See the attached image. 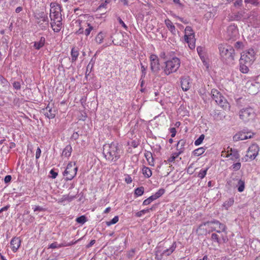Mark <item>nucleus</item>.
I'll list each match as a JSON object with an SVG mask.
<instances>
[{
	"label": "nucleus",
	"mask_w": 260,
	"mask_h": 260,
	"mask_svg": "<svg viewBox=\"0 0 260 260\" xmlns=\"http://www.w3.org/2000/svg\"><path fill=\"white\" fill-rule=\"evenodd\" d=\"M122 153L121 147L117 142L107 143L103 147V154L106 159L110 162H116Z\"/></svg>",
	"instance_id": "f257e3e1"
},
{
	"label": "nucleus",
	"mask_w": 260,
	"mask_h": 260,
	"mask_svg": "<svg viewBox=\"0 0 260 260\" xmlns=\"http://www.w3.org/2000/svg\"><path fill=\"white\" fill-rule=\"evenodd\" d=\"M181 61L179 58L174 57L165 62V66L163 67V72L166 75L177 71L180 66Z\"/></svg>",
	"instance_id": "f03ea898"
},
{
	"label": "nucleus",
	"mask_w": 260,
	"mask_h": 260,
	"mask_svg": "<svg viewBox=\"0 0 260 260\" xmlns=\"http://www.w3.org/2000/svg\"><path fill=\"white\" fill-rule=\"evenodd\" d=\"M50 17L51 21H56L57 23V28L55 29L56 31H60L62 28V18L61 15L57 9L60 10L59 5H56L55 3H51L50 4Z\"/></svg>",
	"instance_id": "7ed1b4c3"
},
{
	"label": "nucleus",
	"mask_w": 260,
	"mask_h": 260,
	"mask_svg": "<svg viewBox=\"0 0 260 260\" xmlns=\"http://www.w3.org/2000/svg\"><path fill=\"white\" fill-rule=\"evenodd\" d=\"M218 49L222 58L231 61L234 59L235 50L232 46L227 44H220Z\"/></svg>",
	"instance_id": "20e7f679"
},
{
	"label": "nucleus",
	"mask_w": 260,
	"mask_h": 260,
	"mask_svg": "<svg viewBox=\"0 0 260 260\" xmlns=\"http://www.w3.org/2000/svg\"><path fill=\"white\" fill-rule=\"evenodd\" d=\"M211 94L212 99L219 106L224 110L230 108V105L227 100L218 90L213 89L211 90Z\"/></svg>",
	"instance_id": "39448f33"
},
{
	"label": "nucleus",
	"mask_w": 260,
	"mask_h": 260,
	"mask_svg": "<svg viewBox=\"0 0 260 260\" xmlns=\"http://www.w3.org/2000/svg\"><path fill=\"white\" fill-rule=\"evenodd\" d=\"M255 59V52L252 49H248L241 53L240 61L248 65H251Z\"/></svg>",
	"instance_id": "423d86ee"
},
{
	"label": "nucleus",
	"mask_w": 260,
	"mask_h": 260,
	"mask_svg": "<svg viewBox=\"0 0 260 260\" xmlns=\"http://www.w3.org/2000/svg\"><path fill=\"white\" fill-rule=\"evenodd\" d=\"M76 163L73 164L72 162H69L63 173V175L65 177L66 180H72L76 175L78 171V167L75 166Z\"/></svg>",
	"instance_id": "0eeeda50"
},
{
	"label": "nucleus",
	"mask_w": 260,
	"mask_h": 260,
	"mask_svg": "<svg viewBox=\"0 0 260 260\" xmlns=\"http://www.w3.org/2000/svg\"><path fill=\"white\" fill-rule=\"evenodd\" d=\"M240 118L245 122L252 120L255 117V113L251 107H246L239 111Z\"/></svg>",
	"instance_id": "6e6552de"
},
{
	"label": "nucleus",
	"mask_w": 260,
	"mask_h": 260,
	"mask_svg": "<svg viewBox=\"0 0 260 260\" xmlns=\"http://www.w3.org/2000/svg\"><path fill=\"white\" fill-rule=\"evenodd\" d=\"M259 151L258 145L255 143L252 144L249 147L246 157H248L250 160H252L257 156Z\"/></svg>",
	"instance_id": "1a4fd4ad"
},
{
	"label": "nucleus",
	"mask_w": 260,
	"mask_h": 260,
	"mask_svg": "<svg viewBox=\"0 0 260 260\" xmlns=\"http://www.w3.org/2000/svg\"><path fill=\"white\" fill-rule=\"evenodd\" d=\"M253 135L254 134L253 133L243 130L236 134L233 136V140L234 141L244 140L247 139L251 138Z\"/></svg>",
	"instance_id": "9d476101"
},
{
	"label": "nucleus",
	"mask_w": 260,
	"mask_h": 260,
	"mask_svg": "<svg viewBox=\"0 0 260 260\" xmlns=\"http://www.w3.org/2000/svg\"><path fill=\"white\" fill-rule=\"evenodd\" d=\"M150 69L152 72L157 73L160 70V64L158 56L155 54L150 56Z\"/></svg>",
	"instance_id": "9b49d317"
},
{
	"label": "nucleus",
	"mask_w": 260,
	"mask_h": 260,
	"mask_svg": "<svg viewBox=\"0 0 260 260\" xmlns=\"http://www.w3.org/2000/svg\"><path fill=\"white\" fill-rule=\"evenodd\" d=\"M35 17L37 20V23L40 26L43 25V22H45V24L48 25V18L47 14L44 12H36L35 14Z\"/></svg>",
	"instance_id": "f8f14e48"
},
{
	"label": "nucleus",
	"mask_w": 260,
	"mask_h": 260,
	"mask_svg": "<svg viewBox=\"0 0 260 260\" xmlns=\"http://www.w3.org/2000/svg\"><path fill=\"white\" fill-rule=\"evenodd\" d=\"M226 34L228 39H234L238 35V29L235 24H231L227 28Z\"/></svg>",
	"instance_id": "ddd939ff"
},
{
	"label": "nucleus",
	"mask_w": 260,
	"mask_h": 260,
	"mask_svg": "<svg viewBox=\"0 0 260 260\" xmlns=\"http://www.w3.org/2000/svg\"><path fill=\"white\" fill-rule=\"evenodd\" d=\"M42 113L49 119H53L55 117L56 111L54 108L47 106L45 108L42 109Z\"/></svg>",
	"instance_id": "4468645a"
},
{
	"label": "nucleus",
	"mask_w": 260,
	"mask_h": 260,
	"mask_svg": "<svg viewBox=\"0 0 260 260\" xmlns=\"http://www.w3.org/2000/svg\"><path fill=\"white\" fill-rule=\"evenodd\" d=\"M181 86L183 91H187L191 87L190 79L189 77H183L181 79Z\"/></svg>",
	"instance_id": "2eb2a0df"
},
{
	"label": "nucleus",
	"mask_w": 260,
	"mask_h": 260,
	"mask_svg": "<svg viewBox=\"0 0 260 260\" xmlns=\"http://www.w3.org/2000/svg\"><path fill=\"white\" fill-rule=\"evenodd\" d=\"M12 250L15 252L19 249L21 245V240L19 237H14L10 242Z\"/></svg>",
	"instance_id": "dca6fc26"
},
{
	"label": "nucleus",
	"mask_w": 260,
	"mask_h": 260,
	"mask_svg": "<svg viewBox=\"0 0 260 260\" xmlns=\"http://www.w3.org/2000/svg\"><path fill=\"white\" fill-rule=\"evenodd\" d=\"M230 150H228V154L225 156V157H231V159L235 161L240 158V154L237 149L229 148Z\"/></svg>",
	"instance_id": "f3484780"
},
{
	"label": "nucleus",
	"mask_w": 260,
	"mask_h": 260,
	"mask_svg": "<svg viewBox=\"0 0 260 260\" xmlns=\"http://www.w3.org/2000/svg\"><path fill=\"white\" fill-rule=\"evenodd\" d=\"M206 226H209V222H205L199 225L197 231L199 235H207L210 233V231H208L206 228H205Z\"/></svg>",
	"instance_id": "a211bd4d"
},
{
	"label": "nucleus",
	"mask_w": 260,
	"mask_h": 260,
	"mask_svg": "<svg viewBox=\"0 0 260 260\" xmlns=\"http://www.w3.org/2000/svg\"><path fill=\"white\" fill-rule=\"evenodd\" d=\"M72 147L71 145H68L66 146V147L63 149L61 156L62 157L69 158L72 153Z\"/></svg>",
	"instance_id": "6ab92c4d"
},
{
	"label": "nucleus",
	"mask_w": 260,
	"mask_h": 260,
	"mask_svg": "<svg viewBox=\"0 0 260 260\" xmlns=\"http://www.w3.org/2000/svg\"><path fill=\"white\" fill-rule=\"evenodd\" d=\"M165 23L167 28L171 32V33L173 35H175L176 34V28L172 21L169 19H167L165 20Z\"/></svg>",
	"instance_id": "aec40b11"
},
{
	"label": "nucleus",
	"mask_w": 260,
	"mask_h": 260,
	"mask_svg": "<svg viewBox=\"0 0 260 260\" xmlns=\"http://www.w3.org/2000/svg\"><path fill=\"white\" fill-rule=\"evenodd\" d=\"M186 141L185 140L181 139L179 140L177 144V150L180 154L182 153L184 150V146L185 145Z\"/></svg>",
	"instance_id": "412c9836"
},
{
	"label": "nucleus",
	"mask_w": 260,
	"mask_h": 260,
	"mask_svg": "<svg viewBox=\"0 0 260 260\" xmlns=\"http://www.w3.org/2000/svg\"><path fill=\"white\" fill-rule=\"evenodd\" d=\"M176 248V244L175 242H174L169 248L162 251V252L164 253L165 255L169 256L175 251Z\"/></svg>",
	"instance_id": "4be33fe9"
},
{
	"label": "nucleus",
	"mask_w": 260,
	"mask_h": 260,
	"mask_svg": "<svg viewBox=\"0 0 260 260\" xmlns=\"http://www.w3.org/2000/svg\"><path fill=\"white\" fill-rule=\"evenodd\" d=\"M185 41L188 44L189 47L193 49L196 47V39L194 36L188 37L187 39H184Z\"/></svg>",
	"instance_id": "5701e85b"
},
{
	"label": "nucleus",
	"mask_w": 260,
	"mask_h": 260,
	"mask_svg": "<svg viewBox=\"0 0 260 260\" xmlns=\"http://www.w3.org/2000/svg\"><path fill=\"white\" fill-rule=\"evenodd\" d=\"M45 43V38L43 37H41L39 41L34 42V47L36 49L39 50L44 46Z\"/></svg>",
	"instance_id": "b1692460"
},
{
	"label": "nucleus",
	"mask_w": 260,
	"mask_h": 260,
	"mask_svg": "<svg viewBox=\"0 0 260 260\" xmlns=\"http://www.w3.org/2000/svg\"><path fill=\"white\" fill-rule=\"evenodd\" d=\"M164 253L160 249V247H157L155 249V259L156 260H165Z\"/></svg>",
	"instance_id": "393cba45"
},
{
	"label": "nucleus",
	"mask_w": 260,
	"mask_h": 260,
	"mask_svg": "<svg viewBox=\"0 0 260 260\" xmlns=\"http://www.w3.org/2000/svg\"><path fill=\"white\" fill-rule=\"evenodd\" d=\"M79 55L78 49L77 48L73 47L71 50V55L72 62H75L77 60L78 57Z\"/></svg>",
	"instance_id": "a878e982"
},
{
	"label": "nucleus",
	"mask_w": 260,
	"mask_h": 260,
	"mask_svg": "<svg viewBox=\"0 0 260 260\" xmlns=\"http://www.w3.org/2000/svg\"><path fill=\"white\" fill-rule=\"evenodd\" d=\"M194 36V33L192 28L189 26H187L185 28L184 39H187L188 37Z\"/></svg>",
	"instance_id": "bb28decb"
},
{
	"label": "nucleus",
	"mask_w": 260,
	"mask_h": 260,
	"mask_svg": "<svg viewBox=\"0 0 260 260\" xmlns=\"http://www.w3.org/2000/svg\"><path fill=\"white\" fill-rule=\"evenodd\" d=\"M248 66L247 64L244 62H242L240 61V70L244 74L247 73L249 71Z\"/></svg>",
	"instance_id": "cd10ccee"
},
{
	"label": "nucleus",
	"mask_w": 260,
	"mask_h": 260,
	"mask_svg": "<svg viewBox=\"0 0 260 260\" xmlns=\"http://www.w3.org/2000/svg\"><path fill=\"white\" fill-rule=\"evenodd\" d=\"M236 186L238 188V190L239 192H242L244 191L245 189V182L244 181L239 179L238 180L237 184Z\"/></svg>",
	"instance_id": "c85d7f7f"
},
{
	"label": "nucleus",
	"mask_w": 260,
	"mask_h": 260,
	"mask_svg": "<svg viewBox=\"0 0 260 260\" xmlns=\"http://www.w3.org/2000/svg\"><path fill=\"white\" fill-rule=\"evenodd\" d=\"M105 37V34L103 32L101 31L96 36L95 38V42L98 44H101V43H102Z\"/></svg>",
	"instance_id": "c756f323"
},
{
	"label": "nucleus",
	"mask_w": 260,
	"mask_h": 260,
	"mask_svg": "<svg viewBox=\"0 0 260 260\" xmlns=\"http://www.w3.org/2000/svg\"><path fill=\"white\" fill-rule=\"evenodd\" d=\"M234 198H230L228 200L226 201L223 204V206L228 210L234 204Z\"/></svg>",
	"instance_id": "7c9ffc66"
},
{
	"label": "nucleus",
	"mask_w": 260,
	"mask_h": 260,
	"mask_svg": "<svg viewBox=\"0 0 260 260\" xmlns=\"http://www.w3.org/2000/svg\"><path fill=\"white\" fill-rule=\"evenodd\" d=\"M143 174L147 177L149 178L152 175V172L151 170L146 167H144L142 169Z\"/></svg>",
	"instance_id": "2f4dec72"
},
{
	"label": "nucleus",
	"mask_w": 260,
	"mask_h": 260,
	"mask_svg": "<svg viewBox=\"0 0 260 260\" xmlns=\"http://www.w3.org/2000/svg\"><path fill=\"white\" fill-rule=\"evenodd\" d=\"M209 169V167L201 169L198 175V177L200 179H203L207 174V172Z\"/></svg>",
	"instance_id": "473e14b6"
},
{
	"label": "nucleus",
	"mask_w": 260,
	"mask_h": 260,
	"mask_svg": "<svg viewBox=\"0 0 260 260\" xmlns=\"http://www.w3.org/2000/svg\"><path fill=\"white\" fill-rule=\"evenodd\" d=\"M206 149L204 147H200L195 149L193 151V154L195 156H200L202 155L205 152Z\"/></svg>",
	"instance_id": "72a5a7b5"
},
{
	"label": "nucleus",
	"mask_w": 260,
	"mask_h": 260,
	"mask_svg": "<svg viewBox=\"0 0 260 260\" xmlns=\"http://www.w3.org/2000/svg\"><path fill=\"white\" fill-rule=\"evenodd\" d=\"M70 245H71L70 244H67L65 245H64L63 244H58L56 242H55L52 243L51 244H50L48 246V248L54 249V248H60L63 246H70Z\"/></svg>",
	"instance_id": "f704fd0d"
},
{
	"label": "nucleus",
	"mask_w": 260,
	"mask_h": 260,
	"mask_svg": "<svg viewBox=\"0 0 260 260\" xmlns=\"http://www.w3.org/2000/svg\"><path fill=\"white\" fill-rule=\"evenodd\" d=\"M165 192V190L164 188H160L157 192L153 194L155 200L157 199L161 196H162Z\"/></svg>",
	"instance_id": "c9c22d12"
},
{
	"label": "nucleus",
	"mask_w": 260,
	"mask_h": 260,
	"mask_svg": "<svg viewBox=\"0 0 260 260\" xmlns=\"http://www.w3.org/2000/svg\"><path fill=\"white\" fill-rule=\"evenodd\" d=\"M180 154H181L178 152L172 154L171 156L168 158V161L169 162H173L175 159L177 158Z\"/></svg>",
	"instance_id": "e433bc0d"
},
{
	"label": "nucleus",
	"mask_w": 260,
	"mask_h": 260,
	"mask_svg": "<svg viewBox=\"0 0 260 260\" xmlns=\"http://www.w3.org/2000/svg\"><path fill=\"white\" fill-rule=\"evenodd\" d=\"M155 200L153 195L149 197L147 199L145 200L143 202V206H146L150 204L152 201Z\"/></svg>",
	"instance_id": "4c0bfd02"
},
{
	"label": "nucleus",
	"mask_w": 260,
	"mask_h": 260,
	"mask_svg": "<svg viewBox=\"0 0 260 260\" xmlns=\"http://www.w3.org/2000/svg\"><path fill=\"white\" fill-rule=\"evenodd\" d=\"M144 192V188L143 186L138 187L135 190V193L137 196H142Z\"/></svg>",
	"instance_id": "58836bf2"
},
{
	"label": "nucleus",
	"mask_w": 260,
	"mask_h": 260,
	"mask_svg": "<svg viewBox=\"0 0 260 260\" xmlns=\"http://www.w3.org/2000/svg\"><path fill=\"white\" fill-rule=\"evenodd\" d=\"M205 138V135L204 134H202L200 136V137L194 141V145L196 146H198L201 144Z\"/></svg>",
	"instance_id": "ea45409f"
},
{
	"label": "nucleus",
	"mask_w": 260,
	"mask_h": 260,
	"mask_svg": "<svg viewBox=\"0 0 260 260\" xmlns=\"http://www.w3.org/2000/svg\"><path fill=\"white\" fill-rule=\"evenodd\" d=\"M241 167V164L240 162H238L232 165V166L231 167L230 169L234 171H238L240 169Z\"/></svg>",
	"instance_id": "a19ab883"
},
{
	"label": "nucleus",
	"mask_w": 260,
	"mask_h": 260,
	"mask_svg": "<svg viewBox=\"0 0 260 260\" xmlns=\"http://www.w3.org/2000/svg\"><path fill=\"white\" fill-rule=\"evenodd\" d=\"M119 217L118 216H115L110 221H107L106 224L107 226H110L112 224H114L118 221Z\"/></svg>",
	"instance_id": "79ce46f5"
},
{
	"label": "nucleus",
	"mask_w": 260,
	"mask_h": 260,
	"mask_svg": "<svg viewBox=\"0 0 260 260\" xmlns=\"http://www.w3.org/2000/svg\"><path fill=\"white\" fill-rule=\"evenodd\" d=\"M76 221L78 223L83 224L87 221V219L85 216L82 215L79 217H77L76 219Z\"/></svg>",
	"instance_id": "37998d69"
},
{
	"label": "nucleus",
	"mask_w": 260,
	"mask_h": 260,
	"mask_svg": "<svg viewBox=\"0 0 260 260\" xmlns=\"http://www.w3.org/2000/svg\"><path fill=\"white\" fill-rule=\"evenodd\" d=\"M211 239L214 242H216L218 244L220 243V241L219 240V236L217 234L215 233L212 234Z\"/></svg>",
	"instance_id": "c03bdc74"
},
{
	"label": "nucleus",
	"mask_w": 260,
	"mask_h": 260,
	"mask_svg": "<svg viewBox=\"0 0 260 260\" xmlns=\"http://www.w3.org/2000/svg\"><path fill=\"white\" fill-rule=\"evenodd\" d=\"M219 230L216 231L217 233H220L221 232H225L226 230V226L225 224L219 222V223L218 224Z\"/></svg>",
	"instance_id": "a18cd8bd"
},
{
	"label": "nucleus",
	"mask_w": 260,
	"mask_h": 260,
	"mask_svg": "<svg viewBox=\"0 0 260 260\" xmlns=\"http://www.w3.org/2000/svg\"><path fill=\"white\" fill-rule=\"evenodd\" d=\"M150 211V209H143L142 210H141L136 213V215L137 217H141L143 214H145L148 212H149Z\"/></svg>",
	"instance_id": "49530a36"
},
{
	"label": "nucleus",
	"mask_w": 260,
	"mask_h": 260,
	"mask_svg": "<svg viewBox=\"0 0 260 260\" xmlns=\"http://www.w3.org/2000/svg\"><path fill=\"white\" fill-rule=\"evenodd\" d=\"M93 27L90 24H88V28H86L84 30V34L86 36H88L89 35L90 33L91 32V31L93 30Z\"/></svg>",
	"instance_id": "de8ad7c7"
},
{
	"label": "nucleus",
	"mask_w": 260,
	"mask_h": 260,
	"mask_svg": "<svg viewBox=\"0 0 260 260\" xmlns=\"http://www.w3.org/2000/svg\"><path fill=\"white\" fill-rule=\"evenodd\" d=\"M141 69L142 72L141 77H144L146 74L147 67H145L142 63H141Z\"/></svg>",
	"instance_id": "09e8293b"
},
{
	"label": "nucleus",
	"mask_w": 260,
	"mask_h": 260,
	"mask_svg": "<svg viewBox=\"0 0 260 260\" xmlns=\"http://www.w3.org/2000/svg\"><path fill=\"white\" fill-rule=\"evenodd\" d=\"M245 3H249L255 6H257L259 5L258 0H244Z\"/></svg>",
	"instance_id": "8fccbe9b"
},
{
	"label": "nucleus",
	"mask_w": 260,
	"mask_h": 260,
	"mask_svg": "<svg viewBox=\"0 0 260 260\" xmlns=\"http://www.w3.org/2000/svg\"><path fill=\"white\" fill-rule=\"evenodd\" d=\"M51 27L52 28L53 31L56 32H58L59 31H56V29L57 28V23L56 21H52V22L50 23Z\"/></svg>",
	"instance_id": "3c124183"
},
{
	"label": "nucleus",
	"mask_w": 260,
	"mask_h": 260,
	"mask_svg": "<svg viewBox=\"0 0 260 260\" xmlns=\"http://www.w3.org/2000/svg\"><path fill=\"white\" fill-rule=\"evenodd\" d=\"M32 209H34V212H41L45 210L43 207L39 206H35L32 207Z\"/></svg>",
	"instance_id": "603ef678"
},
{
	"label": "nucleus",
	"mask_w": 260,
	"mask_h": 260,
	"mask_svg": "<svg viewBox=\"0 0 260 260\" xmlns=\"http://www.w3.org/2000/svg\"><path fill=\"white\" fill-rule=\"evenodd\" d=\"M117 20L119 22V23L122 25V26L126 30H127V26L126 25V24L124 23V22L122 20V19L120 18V17H118L117 18Z\"/></svg>",
	"instance_id": "864d4df0"
},
{
	"label": "nucleus",
	"mask_w": 260,
	"mask_h": 260,
	"mask_svg": "<svg viewBox=\"0 0 260 260\" xmlns=\"http://www.w3.org/2000/svg\"><path fill=\"white\" fill-rule=\"evenodd\" d=\"M13 87L17 90H19L21 88V85L19 82H14L13 84Z\"/></svg>",
	"instance_id": "5fc2aeb1"
},
{
	"label": "nucleus",
	"mask_w": 260,
	"mask_h": 260,
	"mask_svg": "<svg viewBox=\"0 0 260 260\" xmlns=\"http://www.w3.org/2000/svg\"><path fill=\"white\" fill-rule=\"evenodd\" d=\"M197 52L200 56L201 58L202 57V55L203 54V49L202 47L199 46L197 48Z\"/></svg>",
	"instance_id": "6e6d98bb"
},
{
	"label": "nucleus",
	"mask_w": 260,
	"mask_h": 260,
	"mask_svg": "<svg viewBox=\"0 0 260 260\" xmlns=\"http://www.w3.org/2000/svg\"><path fill=\"white\" fill-rule=\"evenodd\" d=\"M50 174L51 175V177L52 178V179H55L56 178L57 175H58V173L57 172H56L54 171V170L53 169H52L50 170Z\"/></svg>",
	"instance_id": "4d7b16f0"
},
{
	"label": "nucleus",
	"mask_w": 260,
	"mask_h": 260,
	"mask_svg": "<svg viewBox=\"0 0 260 260\" xmlns=\"http://www.w3.org/2000/svg\"><path fill=\"white\" fill-rule=\"evenodd\" d=\"M79 135L78 132H74L71 137V139L73 140H76L79 138Z\"/></svg>",
	"instance_id": "13d9d810"
},
{
	"label": "nucleus",
	"mask_w": 260,
	"mask_h": 260,
	"mask_svg": "<svg viewBox=\"0 0 260 260\" xmlns=\"http://www.w3.org/2000/svg\"><path fill=\"white\" fill-rule=\"evenodd\" d=\"M12 179V177L11 175H7L5 176V178H4V182L5 183H8L9 182H10L11 180Z\"/></svg>",
	"instance_id": "bf43d9fd"
},
{
	"label": "nucleus",
	"mask_w": 260,
	"mask_h": 260,
	"mask_svg": "<svg viewBox=\"0 0 260 260\" xmlns=\"http://www.w3.org/2000/svg\"><path fill=\"white\" fill-rule=\"evenodd\" d=\"M41 153V150L39 147H38L36 152V158L37 159H38L40 156Z\"/></svg>",
	"instance_id": "052dcab7"
},
{
	"label": "nucleus",
	"mask_w": 260,
	"mask_h": 260,
	"mask_svg": "<svg viewBox=\"0 0 260 260\" xmlns=\"http://www.w3.org/2000/svg\"><path fill=\"white\" fill-rule=\"evenodd\" d=\"M170 131L171 134V137L172 138L174 137L176 133V128L175 127H172L170 128Z\"/></svg>",
	"instance_id": "680f3d73"
},
{
	"label": "nucleus",
	"mask_w": 260,
	"mask_h": 260,
	"mask_svg": "<svg viewBox=\"0 0 260 260\" xmlns=\"http://www.w3.org/2000/svg\"><path fill=\"white\" fill-rule=\"evenodd\" d=\"M125 181L127 183L129 184L132 182V179L129 175H127L125 178Z\"/></svg>",
	"instance_id": "e2e57ef3"
},
{
	"label": "nucleus",
	"mask_w": 260,
	"mask_h": 260,
	"mask_svg": "<svg viewBox=\"0 0 260 260\" xmlns=\"http://www.w3.org/2000/svg\"><path fill=\"white\" fill-rule=\"evenodd\" d=\"M109 3H106V0H105V2L101 4L98 7V9L100 10L101 8H105Z\"/></svg>",
	"instance_id": "0e129e2a"
},
{
	"label": "nucleus",
	"mask_w": 260,
	"mask_h": 260,
	"mask_svg": "<svg viewBox=\"0 0 260 260\" xmlns=\"http://www.w3.org/2000/svg\"><path fill=\"white\" fill-rule=\"evenodd\" d=\"M207 222H209V225L210 224H215L218 225V224L220 222L218 220L214 219L210 221H207Z\"/></svg>",
	"instance_id": "69168bd1"
},
{
	"label": "nucleus",
	"mask_w": 260,
	"mask_h": 260,
	"mask_svg": "<svg viewBox=\"0 0 260 260\" xmlns=\"http://www.w3.org/2000/svg\"><path fill=\"white\" fill-rule=\"evenodd\" d=\"M242 4V0H239V1H236L234 3V5L235 6H241Z\"/></svg>",
	"instance_id": "338daca9"
},
{
	"label": "nucleus",
	"mask_w": 260,
	"mask_h": 260,
	"mask_svg": "<svg viewBox=\"0 0 260 260\" xmlns=\"http://www.w3.org/2000/svg\"><path fill=\"white\" fill-rule=\"evenodd\" d=\"M173 2L179 5L180 7H182L183 6V5L180 3V0H173Z\"/></svg>",
	"instance_id": "774afa93"
}]
</instances>
